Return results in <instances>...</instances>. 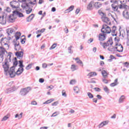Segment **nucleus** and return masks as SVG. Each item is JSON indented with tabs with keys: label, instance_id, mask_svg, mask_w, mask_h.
<instances>
[{
	"label": "nucleus",
	"instance_id": "14",
	"mask_svg": "<svg viewBox=\"0 0 129 129\" xmlns=\"http://www.w3.org/2000/svg\"><path fill=\"white\" fill-rule=\"evenodd\" d=\"M99 41H104L106 39V36L104 33H100L98 36Z\"/></svg>",
	"mask_w": 129,
	"mask_h": 129
},
{
	"label": "nucleus",
	"instance_id": "40",
	"mask_svg": "<svg viewBox=\"0 0 129 129\" xmlns=\"http://www.w3.org/2000/svg\"><path fill=\"white\" fill-rule=\"evenodd\" d=\"M76 83V80H72L70 82V84L73 85L74 84H75Z\"/></svg>",
	"mask_w": 129,
	"mask_h": 129
},
{
	"label": "nucleus",
	"instance_id": "11",
	"mask_svg": "<svg viewBox=\"0 0 129 129\" xmlns=\"http://www.w3.org/2000/svg\"><path fill=\"white\" fill-rule=\"evenodd\" d=\"M114 48L116 49V51L117 52H119V53H120L123 51V47L122 46L121 44L116 43Z\"/></svg>",
	"mask_w": 129,
	"mask_h": 129
},
{
	"label": "nucleus",
	"instance_id": "53",
	"mask_svg": "<svg viewBox=\"0 0 129 129\" xmlns=\"http://www.w3.org/2000/svg\"><path fill=\"white\" fill-rule=\"evenodd\" d=\"M115 41H116V42H119V37H116L114 38Z\"/></svg>",
	"mask_w": 129,
	"mask_h": 129
},
{
	"label": "nucleus",
	"instance_id": "34",
	"mask_svg": "<svg viewBox=\"0 0 129 129\" xmlns=\"http://www.w3.org/2000/svg\"><path fill=\"white\" fill-rule=\"evenodd\" d=\"M57 47V44L54 43L53 45L50 47L49 50H53V49H55Z\"/></svg>",
	"mask_w": 129,
	"mask_h": 129
},
{
	"label": "nucleus",
	"instance_id": "22",
	"mask_svg": "<svg viewBox=\"0 0 129 129\" xmlns=\"http://www.w3.org/2000/svg\"><path fill=\"white\" fill-rule=\"evenodd\" d=\"M34 17H35V15L34 14L30 15L27 19V22H31L32 20L34 19Z\"/></svg>",
	"mask_w": 129,
	"mask_h": 129
},
{
	"label": "nucleus",
	"instance_id": "63",
	"mask_svg": "<svg viewBox=\"0 0 129 129\" xmlns=\"http://www.w3.org/2000/svg\"><path fill=\"white\" fill-rule=\"evenodd\" d=\"M126 31L127 35V36H128V35H129V28H126Z\"/></svg>",
	"mask_w": 129,
	"mask_h": 129
},
{
	"label": "nucleus",
	"instance_id": "42",
	"mask_svg": "<svg viewBox=\"0 0 129 129\" xmlns=\"http://www.w3.org/2000/svg\"><path fill=\"white\" fill-rule=\"evenodd\" d=\"M8 118L9 117L8 116H5L2 119V121H6V120H7Z\"/></svg>",
	"mask_w": 129,
	"mask_h": 129
},
{
	"label": "nucleus",
	"instance_id": "4",
	"mask_svg": "<svg viewBox=\"0 0 129 129\" xmlns=\"http://www.w3.org/2000/svg\"><path fill=\"white\" fill-rule=\"evenodd\" d=\"M101 32L103 34H110L111 29H110L109 26H107V24H104L102 26V28L101 30Z\"/></svg>",
	"mask_w": 129,
	"mask_h": 129
},
{
	"label": "nucleus",
	"instance_id": "1",
	"mask_svg": "<svg viewBox=\"0 0 129 129\" xmlns=\"http://www.w3.org/2000/svg\"><path fill=\"white\" fill-rule=\"evenodd\" d=\"M10 62H11V55L8 54L7 58L2 63V66L4 69V74L6 76H10L11 78H14L16 75H21L24 72V68H19L16 73V68L12 67L10 69Z\"/></svg>",
	"mask_w": 129,
	"mask_h": 129
},
{
	"label": "nucleus",
	"instance_id": "6",
	"mask_svg": "<svg viewBox=\"0 0 129 129\" xmlns=\"http://www.w3.org/2000/svg\"><path fill=\"white\" fill-rule=\"evenodd\" d=\"M0 49V63H2V62L4 61V55H5V53L8 54V51H7V50H6V48L3 46H1Z\"/></svg>",
	"mask_w": 129,
	"mask_h": 129
},
{
	"label": "nucleus",
	"instance_id": "28",
	"mask_svg": "<svg viewBox=\"0 0 129 129\" xmlns=\"http://www.w3.org/2000/svg\"><path fill=\"white\" fill-rule=\"evenodd\" d=\"M102 75H103L104 78H106V77H107V75H108V73H107L105 71H102Z\"/></svg>",
	"mask_w": 129,
	"mask_h": 129
},
{
	"label": "nucleus",
	"instance_id": "17",
	"mask_svg": "<svg viewBox=\"0 0 129 129\" xmlns=\"http://www.w3.org/2000/svg\"><path fill=\"white\" fill-rule=\"evenodd\" d=\"M13 13L15 15L16 17H17V16L19 18H22V17H24V15L19 11H14Z\"/></svg>",
	"mask_w": 129,
	"mask_h": 129
},
{
	"label": "nucleus",
	"instance_id": "60",
	"mask_svg": "<svg viewBox=\"0 0 129 129\" xmlns=\"http://www.w3.org/2000/svg\"><path fill=\"white\" fill-rule=\"evenodd\" d=\"M42 67H43V68H47V64L43 63L42 64Z\"/></svg>",
	"mask_w": 129,
	"mask_h": 129
},
{
	"label": "nucleus",
	"instance_id": "54",
	"mask_svg": "<svg viewBox=\"0 0 129 129\" xmlns=\"http://www.w3.org/2000/svg\"><path fill=\"white\" fill-rule=\"evenodd\" d=\"M6 12H8V13H11V8L7 7L6 9Z\"/></svg>",
	"mask_w": 129,
	"mask_h": 129
},
{
	"label": "nucleus",
	"instance_id": "51",
	"mask_svg": "<svg viewBox=\"0 0 129 129\" xmlns=\"http://www.w3.org/2000/svg\"><path fill=\"white\" fill-rule=\"evenodd\" d=\"M31 64H29V65H28V66L26 67V69L27 70H29V69H31Z\"/></svg>",
	"mask_w": 129,
	"mask_h": 129
},
{
	"label": "nucleus",
	"instance_id": "47",
	"mask_svg": "<svg viewBox=\"0 0 129 129\" xmlns=\"http://www.w3.org/2000/svg\"><path fill=\"white\" fill-rule=\"evenodd\" d=\"M102 81L105 84H107V83H108V81H107L106 79H103Z\"/></svg>",
	"mask_w": 129,
	"mask_h": 129
},
{
	"label": "nucleus",
	"instance_id": "29",
	"mask_svg": "<svg viewBox=\"0 0 129 129\" xmlns=\"http://www.w3.org/2000/svg\"><path fill=\"white\" fill-rule=\"evenodd\" d=\"M110 2L112 4H115V5H118V3H120V2L121 1H120V0H110Z\"/></svg>",
	"mask_w": 129,
	"mask_h": 129
},
{
	"label": "nucleus",
	"instance_id": "31",
	"mask_svg": "<svg viewBox=\"0 0 129 129\" xmlns=\"http://www.w3.org/2000/svg\"><path fill=\"white\" fill-rule=\"evenodd\" d=\"M17 117H18V119H21V118L23 117V112H21L20 115H19V114H16L15 115V118H17Z\"/></svg>",
	"mask_w": 129,
	"mask_h": 129
},
{
	"label": "nucleus",
	"instance_id": "27",
	"mask_svg": "<svg viewBox=\"0 0 129 129\" xmlns=\"http://www.w3.org/2000/svg\"><path fill=\"white\" fill-rule=\"evenodd\" d=\"M116 85H117V79H116L114 83H111L110 85V86H111V87H113L114 86H116Z\"/></svg>",
	"mask_w": 129,
	"mask_h": 129
},
{
	"label": "nucleus",
	"instance_id": "21",
	"mask_svg": "<svg viewBox=\"0 0 129 129\" xmlns=\"http://www.w3.org/2000/svg\"><path fill=\"white\" fill-rule=\"evenodd\" d=\"M21 49V45H20V43H16L15 44V50L16 51H20Z\"/></svg>",
	"mask_w": 129,
	"mask_h": 129
},
{
	"label": "nucleus",
	"instance_id": "16",
	"mask_svg": "<svg viewBox=\"0 0 129 129\" xmlns=\"http://www.w3.org/2000/svg\"><path fill=\"white\" fill-rule=\"evenodd\" d=\"M15 55L16 56H17V58H22V57L24 56V51H17L16 52Z\"/></svg>",
	"mask_w": 129,
	"mask_h": 129
},
{
	"label": "nucleus",
	"instance_id": "25",
	"mask_svg": "<svg viewBox=\"0 0 129 129\" xmlns=\"http://www.w3.org/2000/svg\"><path fill=\"white\" fill-rule=\"evenodd\" d=\"M124 99H125V97L123 95H122L119 99V103H122V102L124 101Z\"/></svg>",
	"mask_w": 129,
	"mask_h": 129
},
{
	"label": "nucleus",
	"instance_id": "10",
	"mask_svg": "<svg viewBox=\"0 0 129 129\" xmlns=\"http://www.w3.org/2000/svg\"><path fill=\"white\" fill-rule=\"evenodd\" d=\"M7 19L9 23H14L16 21V19H17V16H16L15 13H13L8 16Z\"/></svg>",
	"mask_w": 129,
	"mask_h": 129
},
{
	"label": "nucleus",
	"instance_id": "33",
	"mask_svg": "<svg viewBox=\"0 0 129 129\" xmlns=\"http://www.w3.org/2000/svg\"><path fill=\"white\" fill-rule=\"evenodd\" d=\"M71 69L72 71H75V70H77V67L76 65L72 64Z\"/></svg>",
	"mask_w": 129,
	"mask_h": 129
},
{
	"label": "nucleus",
	"instance_id": "49",
	"mask_svg": "<svg viewBox=\"0 0 129 129\" xmlns=\"http://www.w3.org/2000/svg\"><path fill=\"white\" fill-rule=\"evenodd\" d=\"M57 104H58V102L56 101V102H54L52 103L51 104V105L52 106H56V105H57Z\"/></svg>",
	"mask_w": 129,
	"mask_h": 129
},
{
	"label": "nucleus",
	"instance_id": "5",
	"mask_svg": "<svg viewBox=\"0 0 129 129\" xmlns=\"http://www.w3.org/2000/svg\"><path fill=\"white\" fill-rule=\"evenodd\" d=\"M31 89L30 87L22 89L20 91V94L22 96H25V95H27V94L31 91Z\"/></svg>",
	"mask_w": 129,
	"mask_h": 129
},
{
	"label": "nucleus",
	"instance_id": "57",
	"mask_svg": "<svg viewBox=\"0 0 129 129\" xmlns=\"http://www.w3.org/2000/svg\"><path fill=\"white\" fill-rule=\"evenodd\" d=\"M124 65H125V67H127V68H128L129 67V63L127 62H124Z\"/></svg>",
	"mask_w": 129,
	"mask_h": 129
},
{
	"label": "nucleus",
	"instance_id": "48",
	"mask_svg": "<svg viewBox=\"0 0 129 129\" xmlns=\"http://www.w3.org/2000/svg\"><path fill=\"white\" fill-rule=\"evenodd\" d=\"M57 112H55L54 113H53L52 115L51 116V117H53L54 116H57V115H58V114H56Z\"/></svg>",
	"mask_w": 129,
	"mask_h": 129
},
{
	"label": "nucleus",
	"instance_id": "50",
	"mask_svg": "<svg viewBox=\"0 0 129 129\" xmlns=\"http://www.w3.org/2000/svg\"><path fill=\"white\" fill-rule=\"evenodd\" d=\"M25 40H26V38H23V39H21V42L22 44H25V43H26V41H25Z\"/></svg>",
	"mask_w": 129,
	"mask_h": 129
},
{
	"label": "nucleus",
	"instance_id": "62",
	"mask_svg": "<svg viewBox=\"0 0 129 129\" xmlns=\"http://www.w3.org/2000/svg\"><path fill=\"white\" fill-rule=\"evenodd\" d=\"M116 117V114H114L111 117V118H115Z\"/></svg>",
	"mask_w": 129,
	"mask_h": 129
},
{
	"label": "nucleus",
	"instance_id": "43",
	"mask_svg": "<svg viewBox=\"0 0 129 129\" xmlns=\"http://www.w3.org/2000/svg\"><path fill=\"white\" fill-rule=\"evenodd\" d=\"M62 95L64 97H66L67 96V95L66 94V92H65V90H64L62 91Z\"/></svg>",
	"mask_w": 129,
	"mask_h": 129
},
{
	"label": "nucleus",
	"instance_id": "39",
	"mask_svg": "<svg viewBox=\"0 0 129 129\" xmlns=\"http://www.w3.org/2000/svg\"><path fill=\"white\" fill-rule=\"evenodd\" d=\"M108 50L110 52H112V51H114V47L113 46H110L108 48Z\"/></svg>",
	"mask_w": 129,
	"mask_h": 129
},
{
	"label": "nucleus",
	"instance_id": "30",
	"mask_svg": "<svg viewBox=\"0 0 129 129\" xmlns=\"http://www.w3.org/2000/svg\"><path fill=\"white\" fill-rule=\"evenodd\" d=\"M72 48H73V46L72 45H71L70 47H68V50L69 51V54L73 53V50H72Z\"/></svg>",
	"mask_w": 129,
	"mask_h": 129
},
{
	"label": "nucleus",
	"instance_id": "9",
	"mask_svg": "<svg viewBox=\"0 0 129 129\" xmlns=\"http://www.w3.org/2000/svg\"><path fill=\"white\" fill-rule=\"evenodd\" d=\"M8 16L6 14L0 15V24L1 25H6L7 24Z\"/></svg>",
	"mask_w": 129,
	"mask_h": 129
},
{
	"label": "nucleus",
	"instance_id": "38",
	"mask_svg": "<svg viewBox=\"0 0 129 129\" xmlns=\"http://www.w3.org/2000/svg\"><path fill=\"white\" fill-rule=\"evenodd\" d=\"M74 91L76 92V93H78V92H79V88L77 87H75L74 88Z\"/></svg>",
	"mask_w": 129,
	"mask_h": 129
},
{
	"label": "nucleus",
	"instance_id": "36",
	"mask_svg": "<svg viewBox=\"0 0 129 129\" xmlns=\"http://www.w3.org/2000/svg\"><path fill=\"white\" fill-rule=\"evenodd\" d=\"M19 62L20 68H23V67H24V65L23 64V60H19Z\"/></svg>",
	"mask_w": 129,
	"mask_h": 129
},
{
	"label": "nucleus",
	"instance_id": "32",
	"mask_svg": "<svg viewBox=\"0 0 129 129\" xmlns=\"http://www.w3.org/2000/svg\"><path fill=\"white\" fill-rule=\"evenodd\" d=\"M53 101H54V99H49L44 102L43 104H49V103H51V102H53Z\"/></svg>",
	"mask_w": 129,
	"mask_h": 129
},
{
	"label": "nucleus",
	"instance_id": "61",
	"mask_svg": "<svg viewBox=\"0 0 129 129\" xmlns=\"http://www.w3.org/2000/svg\"><path fill=\"white\" fill-rule=\"evenodd\" d=\"M88 76L89 77H92V76H93L92 72L89 73L88 74Z\"/></svg>",
	"mask_w": 129,
	"mask_h": 129
},
{
	"label": "nucleus",
	"instance_id": "12",
	"mask_svg": "<svg viewBox=\"0 0 129 129\" xmlns=\"http://www.w3.org/2000/svg\"><path fill=\"white\" fill-rule=\"evenodd\" d=\"M17 5H19V3L16 1H13L10 2V6L13 9H18L19 6Z\"/></svg>",
	"mask_w": 129,
	"mask_h": 129
},
{
	"label": "nucleus",
	"instance_id": "56",
	"mask_svg": "<svg viewBox=\"0 0 129 129\" xmlns=\"http://www.w3.org/2000/svg\"><path fill=\"white\" fill-rule=\"evenodd\" d=\"M31 104L32 105H37V102H36V101H32L31 102Z\"/></svg>",
	"mask_w": 129,
	"mask_h": 129
},
{
	"label": "nucleus",
	"instance_id": "55",
	"mask_svg": "<svg viewBox=\"0 0 129 129\" xmlns=\"http://www.w3.org/2000/svg\"><path fill=\"white\" fill-rule=\"evenodd\" d=\"M13 64H14V66H13L14 67H15H15L17 66V65H18V61L15 60V61L14 62Z\"/></svg>",
	"mask_w": 129,
	"mask_h": 129
},
{
	"label": "nucleus",
	"instance_id": "37",
	"mask_svg": "<svg viewBox=\"0 0 129 129\" xmlns=\"http://www.w3.org/2000/svg\"><path fill=\"white\" fill-rule=\"evenodd\" d=\"M103 89L105 91V92H106V93H109V89L106 86H105Z\"/></svg>",
	"mask_w": 129,
	"mask_h": 129
},
{
	"label": "nucleus",
	"instance_id": "7",
	"mask_svg": "<svg viewBox=\"0 0 129 129\" xmlns=\"http://www.w3.org/2000/svg\"><path fill=\"white\" fill-rule=\"evenodd\" d=\"M21 7L23 9H26V14H27V15L31 14V13H32V11H33V9L30 8V6H29V4L27 3L23 4L21 6Z\"/></svg>",
	"mask_w": 129,
	"mask_h": 129
},
{
	"label": "nucleus",
	"instance_id": "23",
	"mask_svg": "<svg viewBox=\"0 0 129 129\" xmlns=\"http://www.w3.org/2000/svg\"><path fill=\"white\" fill-rule=\"evenodd\" d=\"M17 90V88H15V89H12V88H9V89H8L6 92V93L7 94H9V93H11V92H14V91Z\"/></svg>",
	"mask_w": 129,
	"mask_h": 129
},
{
	"label": "nucleus",
	"instance_id": "19",
	"mask_svg": "<svg viewBox=\"0 0 129 129\" xmlns=\"http://www.w3.org/2000/svg\"><path fill=\"white\" fill-rule=\"evenodd\" d=\"M112 36H116V27L113 26L111 30Z\"/></svg>",
	"mask_w": 129,
	"mask_h": 129
},
{
	"label": "nucleus",
	"instance_id": "52",
	"mask_svg": "<svg viewBox=\"0 0 129 129\" xmlns=\"http://www.w3.org/2000/svg\"><path fill=\"white\" fill-rule=\"evenodd\" d=\"M44 79L40 78V79H39V82L40 83H44Z\"/></svg>",
	"mask_w": 129,
	"mask_h": 129
},
{
	"label": "nucleus",
	"instance_id": "58",
	"mask_svg": "<svg viewBox=\"0 0 129 129\" xmlns=\"http://www.w3.org/2000/svg\"><path fill=\"white\" fill-rule=\"evenodd\" d=\"M96 97H97L98 99H101L102 98L100 95H97Z\"/></svg>",
	"mask_w": 129,
	"mask_h": 129
},
{
	"label": "nucleus",
	"instance_id": "8",
	"mask_svg": "<svg viewBox=\"0 0 129 129\" xmlns=\"http://www.w3.org/2000/svg\"><path fill=\"white\" fill-rule=\"evenodd\" d=\"M113 44V41H112V39H109L106 42L102 43V42H100V45L102 46L104 49H106V47H108L109 46H112Z\"/></svg>",
	"mask_w": 129,
	"mask_h": 129
},
{
	"label": "nucleus",
	"instance_id": "46",
	"mask_svg": "<svg viewBox=\"0 0 129 129\" xmlns=\"http://www.w3.org/2000/svg\"><path fill=\"white\" fill-rule=\"evenodd\" d=\"M5 41H6V38H2L0 40V44H3V43H4V42H5Z\"/></svg>",
	"mask_w": 129,
	"mask_h": 129
},
{
	"label": "nucleus",
	"instance_id": "45",
	"mask_svg": "<svg viewBox=\"0 0 129 129\" xmlns=\"http://www.w3.org/2000/svg\"><path fill=\"white\" fill-rule=\"evenodd\" d=\"M77 63L78 64H81V66L83 67V63L80 59H79L78 60H77Z\"/></svg>",
	"mask_w": 129,
	"mask_h": 129
},
{
	"label": "nucleus",
	"instance_id": "64",
	"mask_svg": "<svg viewBox=\"0 0 129 129\" xmlns=\"http://www.w3.org/2000/svg\"><path fill=\"white\" fill-rule=\"evenodd\" d=\"M48 127L47 126H43V127H40V129H47Z\"/></svg>",
	"mask_w": 129,
	"mask_h": 129
},
{
	"label": "nucleus",
	"instance_id": "24",
	"mask_svg": "<svg viewBox=\"0 0 129 129\" xmlns=\"http://www.w3.org/2000/svg\"><path fill=\"white\" fill-rule=\"evenodd\" d=\"M74 9V6H71L68 9L66 10V13H70L72 11H73Z\"/></svg>",
	"mask_w": 129,
	"mask_h": 129
},
{
	"label": "nucleus",
	"instance_id": "26",
	"mask_svg": "<svg viewBox=\"0 0 129 129\" xmlns=\"http://www.w3.org/2000/svg\"><path fill=\"white\" fill-rule=\"evenodd\" d=\"M14 29L13 28H9L7 29V34L8 35V36H10V34H13V33H14Z\"/></svg>",
	"mask_w": 129,
	"mask_h": 129
},
{
	"label": "nucleus",
	"instance_id": "44",
	"mask_svg": "<svg viewBox=\"0 0 129 129\" xmlns=\"http://www.w3.org/2000/svg\"><path fill=\"white\" fill-rule=\"evenodd\" d=\"M3 43L5 46V48L7 49H9V44L6 43L5 41L3 42Z\"/></svg>",
	"mask_w": 129,
	"mask_h": 129
},
{
	"label": "nucleus",
	"instance_id": "2",
	"mask_svg": "<svg viewBox=\"0 0 129 129\" xmlns=\"http://www.w3.org/2000/svg\"><path fill=\"white\" fill-rule=\"evenodd\" d=\"M120 4L118 5L115 4H112L111 5L112 11H113L114 12H117V13L120 14V11L118 10V8L119 10H129V7L127 5H126V4L122 3V2H120Z\"/></svg>",
	"mask_w": 129,
	"mask_h": 129
},
{
	"label": "nucleus",
	"instance_id": "20",
	"mask_svg": "<svg viewBox=\"0 0 129 129\" xmlns=\"http://www.w3.org/2000/svg\"><path fill=\"white\" fill-rule=\"evenodd\" d=\"M94 7L96 8V9H99V8H101L102 4L99 2H93Z\"/></svg>",
	"mask_w": 129,
	"mask_h": 129
},
{
	"label": "nucleus",
	"instance_id": "13",
	"mask_svg": "<svg viewBox=\"0 0 129 129\" xmlns=\"http://www.w3.org/2000/svg\"><path fill=\"white\" fill-rule=\"evenodd\" d=\"M123 17L126 19H129V10L128 9H125V10L122 13Z\"/></svg>",
	"mask_w": 129,
	"mask_h": 129
},
{
	"label": "nucleus",
	"instance_id": "3",
	"mask_svg": "<svg viewBox=\"0 0 129 129\" xmlns=\"http://www.w3.org/2000/svg\"><path fill=\"white\" fill-rule=\"evenodd\" d=\"M98 14L99 15H100V16H101V19H102L103 22H104V23H106L107 25H110L111 24L109 20V18L106 17V15L105 14V13L101 12V10H99Z\"/></svg>",
	"mask_w": 129,
	"mask_h": 129
},
{
	"label": "nucleus",
	"instance_id": "35",
	"mask_svg": "<svg viewBox=\"0 0 129 129\" xmlns=\"http://www.w3.org/2000/svg\"><path fill=\"white\" fill-rule=\"evenodd\" d=\"M87 95L89 98L92 99L93 98V95L90 92H88Z\"/></svg>",
	"mask_w": 129,
	"mask_h": 129
},
{
	"label": "nucleus",
	"instance_id": "15",
	"mask_svg": "<svg viewBox=\"0 0 129 129\" xmlns=\"http://www.w3.org/2000/svg\"><path fill=\"white\" fill-rule=\"evenodd\" d=\"M93 1L89 3V4L87 6V9L88 10V11H92V10H93Z\"/></svg>",
	"mask_w": 129,
	"mask_h": 129
},
{
	"label": "nucleus",
	"instance_id": "59",
	"mask_svg": "<svg viewBox=\"0 0 129 129\" xmlns=\"http://www.w3.org/2000/svg\"><path fill=\"white\" fill-rule=\"evenodd\" d=\"M93 102H95V103H96L97 102V98H93Z\"/></svg>",
	"mask_w": 129,
	"mask_h": 129
},
{
	"label": "nucleus",
	"instance_id": "18",
	"mask_svg": "<svg viewBox=\"0 0 129 129\" xmlns=\"http://www.w3.org/2000/svg\"><path fill=\"white\" fill-rule=\"evenodd\" d=\"M107 124H108V121H104L98 125V127L101 128V127H103L104 125H107Z\"/></svg>",
	"mask_w": 129,
	"mask_h": 129
},
{
	"label": "nucleus",
	"instance_id": "41",
	"mask_svg": "<svg viewBox=\"0 0 129 129\" xmlns=\"http://www.w3.org/2000/svg\"><path fill=\"white\" fill-rule=\"evenodd\" d=\"M94 89L97 92H100V91H101V89H100L99 88L96 87V88H94Z\"/></svg>",
	"mask_w": 129,
	"mask_h": 129
}]
</instances>
